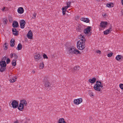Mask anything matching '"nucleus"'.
Returning <instances> with one entry per match:
<instances>
[{
  "label": "nucleus",
  "instance_id": "4c0bfd02",
  "mask_svg": "<svg viewBox=\"0 0 123 123\" xmlns=\"http://www.w3.org/2000/svg\"><path fill=\"white\" fill-rule=\"evenodd\" d=\"M13 57L15 59V60L17 59L18 58V56L16 55V54L15 53H13Z\"/></svg>",
  "mask_w": 123,
  "mask_h": 123
},
{
  "label": "nucleus",
  "instance_id": "f3484780",
  "mask_svg": "<svg viewBox=\"0 0 123 123\" xmlns=\"http://www.w3.org/2000/svg\"><path fill=\"white\" fill-rule=\"evenodd\" d=\"M0 65L1 67H6V64L5 61H1L0 62Z\"/></svg>",
  "mask_w": 123,
  "mask_h": 123
},
{
  "label": "nucleus",
  "instance_id": "79ce46f5",
  "mask_svg": "<svg viewBox=\"0 0 123 123\" xmlns=\"http://www.w3.org/2000/svg\"><path fill=\"white\" fill-rule=\"evenodd\" d=\"M96 52L97 53H98L99 55L101 54V51L99 50H96Z\"/></svg>",
  "mask_w": 123,
  "mask_h": 123
},
{
  "label": "nucleus",
  "instance_id": "052dcab7",
  "mask_svg": "<svg viewBox=\"0 0 123 123\" xmlns=\"http://www.w3.org/2000/svg\"><path fill=\"white\" fill-rule=\"evenodd\" d=\"M89 91H90L91 92V91L89 90Z\"/></svg>",
  "mask_w": 123,
  "mask_h": 123
},
{
  "label": "nucleus",
  "instance_id": "b1692460",
  "mask_svg": "<svg viewBox=\"0 0 123 123\" xmlns=\"http://www.w3.org/2000/svg\"><path fill=\"white\" fill-rule=\"evenodd\" d=\"M17 78V77L16 76L14 78H13L12 79H10L9 80V81L11 83H13L16 80Z\"/></svg>",
  "mask_w": 123,
  "mask_h": 123
},
{
  "label": "nucleus",
  "instance_id": "6e6552de",
  "mask_svg": "<svg viewBox=\"0 0 123 123\" xmlns=\"http://www.w3.org/2000/svg\"><path fill=\"white\" fill-rule=\"evenodd\" d=\"M108 24V23L106 21H102L101 22L99 25V26L102 28H105L106 27V25Z\"/></svg>",
  "mask_w": 123,
  "mask_h": 123
},
{
  "label": "nucleus",
  "instance_id": "f03ea898",
  "mask_svg": "<svg viewBox=\"0 0 123 123\" xmlns=\"http://www.w3.org/2000/svg\"><path fill=\"white\" fill-rule=\"evenodd\" d=\"M68 49L69 52L70 53L76 54L81 53L78 50L75 49L73 46L68 47Z\"/></svg>",
  "mask_w": 123,
  "mask_h": 123
},
{
  "label": "nucleus",
  "instance_id": "58836bf2",
  "mask_svg": "<svg viewBox=\"0 0 123 123\" xmlns=\"http://www.w3.org/2000/svg\"><path fill=\"white\" fill-rule=\"evenodd\" d=\"M119 87L121 89L123 90V84H119Z\"/></svg>",
  "mask_w": 123,
  "mask_h": 123
},
{
  "label": "nucleus",
  "instance_id": "aec40b11",
  "mask_svg": "<svg viewBox=\"0 0 123 123\" xmlns=\"http://www.w3.org/2000/svg\"><path fill=\"white\" fill-rule=\"evenodd\" d=\"M96 79L94 77L92 79H89L88 80V81L91 83H93L96 82Z\"/></svg>",
  "mask_w": 123,
  "mask_h": 123
},
{
  "label": "nucleus",
  "instance_id": "423d86ee",
  "mask_svg": "<svg viewBox=\"0 0 123 123\" xmlns=\"http://www.w3.org/2000/svg\"><path fill=\"white\" fill-rule=\"evenodd\" d=\"M78 38L80 40L78 41L80 42L85 43L86 40L83 36H82V35H80L78 37Z\"/></svg>",
  "mask_w": 123,
  "mask_h": 123
},
{
  "label": "nucleus",
  "instance_id": "4468645a",
  "mask_svg": "<svg viewBox=\"0 0 123 123\" xmlns=\"http://www.w3.org/2000/svg\"><path fill=\"white\" fill-rule=\"evenodd\" d=\"M12 27H18L19 26L18 22L16 21H14L12 23Z\"/></svg>",
  "mask_w": 123,
  "mask_h": 123
},
{
  "label": "nucleus",
  "instance_id": "3c124183",
  "mask_svg": "<svg viewBox=\"0 0 123 123\" xmlns=\"http://www.w3.org/2000/svg\"><path fill=\"white\" fill-rule=\"evenodd\" d=\"M90 94H91V95L92 96H93L94 95H93V93L92 92H91V93H90Z\"/></svg>",
  "mask_w": 123,
  "mask_h": 123
},
{
  "label": "nucleus",
  "instance_id": "ea45409f",
  "mask_svg": "<svg viewBox=\"0 0 123 123\" xmlns=\"http://www.w3.org/2000/svg\"><path fill=\"white\" fill-rule=\"evenodd\" d=\"M68 3H67V6H66L63 7H62V8H64V9H66V10H67V9L68 7Z\"/></svg>",
  "mask_w": 123,
  "mask_h": 123
},
{
  "label": "nucleus",
  "instance_id": "2eb2a0df",
  "mask_svg": "<svg viewBox=\"0 0 123 123\" xmlns=\"http://www.w3.org/2000/svg\"><path fill=\"white\" fill-rule=\"evenodd\" d=\"M12 31L13 34L14 35L16 36L18 34V31L15 28H13L12 29Z\"/></svg>",
  "mask_w": 123,
  "mask_h": 123
},
{
  "label": "nucleus",
  "instance_id": "864d4df0",
  "mask_svg": "<svg viewBox=\"0 0 123 123\" xmlns=\"http://www.w3.org/2000/svg\"><path fill=\"white\" fill-rule=\"evenodd\" d=\"M121 12H122V14L123 15V9L121 11Z\"/></svg>",
  "mask_w": 123,
  "mask_h": 123
},
{
  "label": "nucleus",
  "instance_id": "20e7f679",
  "mask_svg": "<svg viewBox=\"0 0 123 123\" xmlns=\"http://www.w3.org/2000/svg\"><path fill=\"white\" fill-rule=\"evenodd\" d=\"M43 82L44 84V85L46 88H49L50 87V84L49 82V78L47 77H45L44 78Z\"/></svg>",
  "mask_w": 123,
  "mask_h": 123
},
{
  "label": "nucleus",
  "instance_id": "4d7b16f0",
  "mask_svg": "<svg viewBox=\"0 0 123 123\" xmlns=\"http://www.w3.org/2000/svg\"><path fill=\"white\" fill-rule=\"evenodd\" d=\"M121 2H122V4L123 5V0H122Z\"/></svg>",
  "mask_w": 123,
  "mask_h": 123
},
{
  "label": "nucleus",
  "instance_id": "c756f323",
  "mask_svg": "<svg viewBox=\"0 0 123 123\" xmlns=\"http://www.w3.org/2000/svg\"><path fill=\"white\" fill-rule=\"evenodd\" d=\"M6 67H1L0 68V71L1 72H3L6 69Z\"/></svg>",
  "mask_w": 123,
  "mask_h": 123
},
{
  "label": "nucleus",
  "instance_id": "cd10ccee",
  "mask_svg": "<svg viewBox=\"0 0 123 123\" xmlns=\"http://www.w3.org/2000/svg\"><path fill=\"white\" fill-rule=\"evenodd\" d=\"M26 106L27 105V102L25 100H23L20 101V103Z\"/></svg>",
  "mask_w": 123,
  "mask_h": 123
},
{
  "label": "nucleus",
  "instance_id": "393cba45",
  "mask_svg": "<svg viewBox=\"0 0 123 123\" xmlns=\"http://www.w3.org/2000/svg\"><path fill=\"white\" fill-rule=\"evenodd\" d=\"M2 20L3 21V23L4 25H6L7 24V22L8 21L7 19L5 18H4L2 19Z\"/></svg>",
  "mask_w": 123,
  "mask_h": 123
},
{
  "label": "nucleus",
  "instance_id": "9b49d317",
  "mask_svg": "<svg viewBox=\"0 0 123 123\" xmlns=\"http://www.w3.org/2000/svg\"><path fill=\"white\" fill-rule=\"evenodd\" d=\"M42 57L41 55L39 54L35 55L34 56L35 59L37 61H38L39 59H40Z\"/></svg>",
  "mask_w": 123,
  "mask_h": 123
},
{
  "label": "nucleus",
  "instance_id": "a211bd4d",
  "mask_svg": "<svg viewBox=\"0 0 123 123\" xmlns=\"http://www.w3.org/2000/svg\"><path fill=\"white\" fill-rule=\"evenodd\" d=\"M24 109V105L21 103H20L18 106V109L20 111H22Z\"/></svg>",
  "mask_w": 123,
  "mask_h": 123
},
{
  "label": "nucleus",
  "instance_id": "c03bdc74",
  "mask_svg": "<svg viewBox=\"0 0 123 123\" xmlns=\"http://www.w3.org/2000/svg\"><path fill=\"white\" fill-rule=\"evenodd\" d=\"M6 58L7 57H6L5 56L2 58V60L1 61H5V60L6 59Z\"/></svg>",
  "mask_w": 123,
  "mask_h": 123
},
{
  "label": "nucleus",
  "instance_id": "1a4fd4ad",
  "mask_svg": "<svg viewBox=\"0 0 123 123\" xmlns=\"http://www.w3.org/2000/svg\"><path fill=\"white\" fill-rule=\"evenodd\" d=\"M82 101V98H79L77 99H74V102L75 104L78 105L81 103Z\"/></svg>",
  "mask_w": 123,
  "mask_h": 123
},
{
  "label": "nucleus",
  "instance_id": "a19ab883",
  "mask_svg": "<svg viewBox=\"0 0 123 123\" xmlns=\"http://www.w3.org/2000/svg\"><path fill=\"white\" fill-rule=\"evenodd\" d=\"M10 62V60L9 58H7L6 60V62L7 64L9 63Z\"/></svg>",
  "mask_w": 123,
  "mask_h": 123
},
{
  "label": "nucleus",
  "instance_id": "e433bc0d",
  "mask_svg": "<svg viewBox=\"0 0 123 123\" xmlns=\"http://www.w3.org/2000/svg\"><path fill=\"white\" fill-rule=\"evenodd\" d=\"M113 53H110L107 54V56L109 57H110L113 55Z\"/></svg>",
  "mask_w": 123,
  "mask_h": 123
},
{
  "label": "nucleus",
  "instance_id": "7ed1b4c3",
  "mask_svg": "<svg viewBox=\"0 0 123 123\" xmlns=\"http://www.w3.org/2000/svg\"><path fill=\"white\" fill-rule=\"evenodd\" d=\"M77 45V47L78 49L80 50H83L86 47L85 43L78 42Z\"/></svg>",
  "mask_w": 123,
  "mask_h": 123
},
{
  "label": "nucleus",
  "instance_id": "13d9d810",
  "mask_svg": "<svg viewBox=\"0 0 123 123\" xmlns=\"http://www.w3.org/2000/svg\"><path fill=\"white\" fill-rule=\"evenodd\" d=\"M90 35H89V36H90Z\"/></svg>",
  "mask_w": 123,
  "mask_h": 123
},
{
  "label": "nucleus",
  "instance_id": "72a5a7b5",
  "mask_svg": "<svg viewBox=\"0 0 123 123\" xmlns=\"http://www.w3.org/2000/svg\"><path fill=\"white\" fill-rule=\"evenodd\" d=\"M62 12L63 14V15H65V12L67 10L64 9V8H62Z\"/></svg>",
  "mask_w": 123,
  "mask_h": 123
},
{
  "label": "nucleus",
  "instance_id": "a878e982",
  "mask_svg": "<svg viewBox=\"0 0 123 123\" xmlns=\"http://www.w3.org/2000/svg\"><path fill=\"white\" fill-rule=\"evenodd\" d=\"M22 48V45L21 44L19 43L18 46V47L17 48V49L18 50H21Z\"/></svg>",
  "mask_w": 123,
  "mask_h": 123
},
{
  "label": "nucleus",
  "instance_id": "603ef678",
  "mask_svg": "<svg viewBox=\"0 0 123 123\" xmlns=\"http://www.w3.org/2000/svg\"><path fill=\"white\" fill-rule=\"evenodd\" d=\"M70 3H69V4H68V7H69L70 6Z\"/></svg>",
  "mask_w": 123,
  "mask_h": 123
},
{
  "label": "nucleus",
  "instance_id": "37998d69",
  "mask_svg": "<svg viewBox=\"0 0 123 123\" xmlns=\"http://www.w3.org/2000/svg\"><path fill=\"white\" fill-rule=\"evenodd\" d=\"M86 19V18H80V19L81 20L85 22Z\"/></svg>",
  "mask_w": 123,
  "mask_h": 123
},
{
  "label": "nucleus",
  "instance_id": "6ab92c4d",
  "mask_svg": "<svg viewBox=\"0 0 123 123\" xmlns=\"http://www.w3.org/2000/svg\"><path fill=\"white\" fill-rule=\"evenodd\" d=\"M80 69V67L79 66H76L74 68V70L73 71L75 73L77 72L78 70Z\"/></svg>",
  "mask_w": 123,
  "mask_h": 123
},
{
  "label": "nucleus",
  "instance_id": "5fc2aeb1",
  "mask_svg": "<svg viewBox=\"0 0 123 123\" xmlns=\"http://www.w3.org/2000/svg\"><path fill=\"white\" fill-rule=\"evenodd\" d=\"M18 121H15L14 123H18Z\"/></svg>",
  "mask_w": 123,
  "mask_h": 123
},
{
  "label": "nucleus",
  "instance_id": "39448f33",
  "mask_svg": "<svg viewBox=\"0 0 123 123\" xmlns=\"http://www.w3.org/2000/svg\"><path fill=\"white\" fill-rule=\"evenodd\" d=\"M11 105L13 108H16L18 107V104L17 101L14 100L12 101Z\"/></svg>",
  "mask_w": 123,
  "mask_h": 123
},
{
  "label": "nucleus",
  "instance_id": "9d476101",
  "mask_svg": "<svg viewBox=\"0 0 123 123\" xmlns=\"http://www.w3.org/2000/svg\"><path fill=\"white\" fill-rule=\"evenodd\" d=\"M26 22L24 20H22L20 21V27L21 28H24L25 27V25Z\"/></svg>",
  "mask_w": 123,
  "mask_h": 123
},
{
  "label": "nucleus",
  "instance_id": "f704fd0d",
  "mask_svg": "<svg viewBox=\"0 0 123 123\" xmlns=\"http://www.w3.org/2000/svg\"><path fill=\"white\" fill-rule=\"evenodd\" d=\"M37 15V13H34L33 14L32 17V18L35 19L36 18V16Z\"/></svg>",
  "mask_w": 123,
  "mask_h": 123
},
{
  "label": "nucleus",
  "instance_id": "473e14b6",
  "mask_svg": "<svg viewBox=\"0 0 123 123\" xmlns=\"http://www.w3.org/2000/svg\"><path fill=\"white\" fill-rule=\"evenodd\" d=\"M8 44L6 43L4 45V47H5V49L6 50L8 48Z\"/></svg>",
  "mask_w": 123,
  "mask_h": 123
},
{
  "label": "nucleus",
  "instance_id": "7c9ffc66",
  "mask_svg": "<svg viewBox=\"0 0 123 123\" xmlns=\"http://www.w3.org/2000/svg\"><path fill=\"white\" fill-rule=\"evenodd\" d=\"M44 65L43 62H42L40 64L39 66V68L40 69H42L44 68Z\"/></svg>",
  "mask_w": 123,
  "mask_h": 123
},
{
  "label": "nucleus",
  "instance_id": "c9c22d12",
  "mask_svg": "<svg viewBox=\"0 0 123 123\" xmlns=\"http://www.w3.org/2000/svg\"><path fill=\"white\" fill-rule=\"evenodd\" d=\"M43 57L44 59H48V58L46 55L45 54H44L43 55Z\"/></svg>",
  "mask_w": 123,
  "mask_h": 123
},
{
  "label": "nucleus",
  "instance_id": "dca6fc26",
  "mask_svg": "<svg viewBox=\"0 0 123 123\" xmlns=\"http://www.w3.org/2000/svg\"><path fill=\"white\" fill-rule=\"evenodd\" d=\"M18 12L20 14H22L24 12V9L22 7H19L18 10Z\"/></svg>",
  "mask_w": 123,
  "mask_h": 123
},
{
  "label": "nucleus",
  "instance_id": "f8f14e48",
  "mask_svg": "<svg viewBox=\"0 0 123 123\" xmlns=\"http://www.w3.org/2000/svg\"><path fill=\"white\" fill-rule=\"evenodd\" d=\"M92 28L91 26H88L87 28L84 31V33L86 34L88 33L90 31V30Z\"/></svg>",
  "mask_w": 123,
  "mask_h": 123
},
{
  "label": "nucleus",
  "instance_id": "f257e3e1",
  "mask_svg": "<svg viewBox=\"0 0 123 123\" xmlns=\"http://www.w3.org/2000/svg\"><path fill=\"white\" fill-rule=\"evenodd\" d=\"M100 87L102 89L104 88L102 83L100 81H97L96 84L94 85L93 88L95 90L100 92L101 90Z\"/></svg>",
  "mask_w": 123,
  "mask_h": 123
},
{
  "label": "nucleus",
  "instance_id": "a18cd8bd",
  "mask_svg": "<svg viewBox=\"0 0 123 123\" xmlns=\"http://www.w3.org/2000/svg\"><path fill=\"white\" fill-rule=\"evenodd\" d=\"M89 22V19L88 18H86V19L85 21L84 22H85L86 23H88Z\"/></svg>",
  "mask_w": 123,
  "mask_h": 123
},
{
  "label": "nucleus",
  "instance_id": "49530a36",
  "mask_svg": "<svg viewBox=\"0 0 123 123\" xmlns=\"http://www.w3.org/2000/svg\"><path fill=\"white\" fill-rule=\"evenodd\" d=\"M11 57L12 58L13 56V54H11L10 55Z\"/></svg>",
  "mask_w": 123,
  "mask_h": 123
},
{
  "label": "nucleus",
  "instance_id": "de8ad7c7",
  "mask_svg": "<svg viewBox=\"0 0 123 123\" xmlns=\"http://www.w3.org/2000/svg\"><path fill=\"white\" fill-rule=\"evenodd\" d=\"M5 8V7H4L3 8L1 9V10L2 11H4V10Z\"/></svg>",
  "mask_w": 123,
  "mask_h": 123
},
{
  "label": "nucleus",
  "instance_id": "412c9836",
  "mask_svg": "<svg viewBox=\"0 0 123 123\" xmlns=\"http://www.w3.org/2000/svg\"><path fill=\"white\" fill-rule=\"evenodd\" d=\"M15 41L14 39H12L10 41V45L11 47H13L15 45L14 42Z\"/></svg>",
  "mask_w": 123,
  "mask_h": 123
},
{
  "label": "nucleus",
  "instance_id": "bb28decb",
  "mask_svg": "<svg viewBox=\"0 0 123 123\" xmlns=\"http://www.w3.org/2000/svg\"><path fill=\"white\" fill-rule=\"evenodd\" d=\"M27 36L28 38L30 39H31V30H30L27 34Z\"/></svg>",
  "mask_w": 123,
  "mask_h": 123
},
{
  "label": "nucleus",
  "instance_id": "4be33fe9",
  "mask_svg": "<svg viewBox=\"0 0 123 123\" xmlns=\"http://www.w3.org/2000/svg\"><path fill=\"white\" fill-rule=\"evenodd\" d=\"M58 123H66L63 118H59L58 121Z\"/></svg>",
  "mask_w": 123,
  "mask_h": 123
},
{
  "label": "nucleus",
  "instance_id": "bf43d9fd",
  "mask_svg": "<svg viewBox=\"0 0 123 123\" xmlns=\"http://www.w3.org/2000/svg\"><path fill=\"white\" fill-rule=\"evenodd\" d=\"M14 33H16V32H14Z\"/></svg>",
  "mask_w": 123,
  "mask_h": 123
},
{
  "label": "nucleus",
  "instance_id": "c85d7f7f",
  "mask_svg": "<svg viewBox=\"0 0 123 123\" xmlns=\"http://www.w3.org/2000/svg\"><path fill=\"white\" fill-rule=\"evenodd\" d=\"M16 60L13 59L12 61V64L13 66H15L16 65Z\"/></svg>",
  "mask_w": 123,
  "mask_h": 123
},
{
  "label": "nucleus",
  "instance_id": "09e8293b",
  "mask_svg": "<svg viewBox=\"0 0 123 123\" xmlns=\"http://www.w3.org/2000/svg\"><path fill=\"white\" fill-rule=\"evenodd\" d=\"M33 38V33L31 31V39Z\"/></svg>",
  "mask_w": 123,
  "mask_h": 123
},
{
  "label": "nucleus",
  "instance_id": "ddd939ff",
  "mask_svg": "<svg viewBox=\"0 0 123 123\" xmlns=\"http://www.w3.org/2000/svg\"><path fill=\"white\" fill-rule=\"evenodd\" d=\"M76 30L78 32H81L83 31V28L82 26L80 25H79L76 29Z\"/></svg>",
  "mask_w": 123,
  "mask_h": 123
},
{
  "label": "nucleus",
  "instance_id": "2f4dec72",
  "mask_svg": "<svg viewBox=\"0 0 123 123\" xmlns=\"http://www.w3.org/2000/svg\"><path fill=\"white\" fill-rule=\"evenodd\" d=\"M113 4L112 3H107L106 5V6L108 7H112Z\"/></svg>",
  "mask_w": 123,
  "mask_h": 123
},
{
  "label": "nucleus",
  "instance_id": "5701e85b",
  "mask_svg": "<svg viewBox=\"0 0 123 123\" xmlns=\"http://www.w3.org/2000/svg\"><path fill=\"white\" fill-rule=\"evenodd\" d=\"M116 59L118 61L121 59H123V57L121 55H118L116 56Z\"/></svg>",
  "mask_w": 123,
  "mask_h": 123
},
{
  "label": "nucleus",
  "instance_id": "8fccbe9b",
  "mask_svg": "<svg viewBox=\"0 0 123 123\" xmlns=\"http://www.w3.org/2000/svg\"><path fill=\"white\" fill-rule=\"evenodd\" d=\"M32 72L33 73V74H34L35 72V70H33Z\"/></svg>",
  "mask_w": 123,
  "mask_h": 123
},
{
  "label": "nucleus",
  "instance_id": "0eeeda50",
  "mask_svg": "<svg viewBox=\"0 0 123 123\" xmlns=\"http://www.w3.org/2000/svg\"><path fill=\"white\" fill-rule=\"evenodd\" d=\"M112 26L110 25L109 28L104 31V33L105 35H107L110 33L111 32V31H112Z\"/></svg>",
  "mask_w": 123,
  "mask_h": 123
},
{
  "label": "nucleus",
  "instance_id": "6e6d98bb",
  "mask_svg": "<svg viewBox=\"0 0 123 123\" xmlns=\"http://www.w3.org/2000/svg\"><path fill=\"white\" fill-rule=\"evenodd\" d=\"M93 23L92 22H91V25L92 26L93 25Z\"/></svg>",
  "mask_w": 123,
  "mask_h": 123
}]
</instances>
